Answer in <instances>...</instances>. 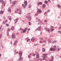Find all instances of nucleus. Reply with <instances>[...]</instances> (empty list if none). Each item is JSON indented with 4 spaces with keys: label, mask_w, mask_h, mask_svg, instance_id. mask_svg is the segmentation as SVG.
<instances>
[{
    "label": "nucleus",
    "mask_w": 61,
    "mask_h": 61,
    "mask_svg": "<svg viewBox=\"0 0 61 61\" xmlns=\"http://www.w3.org/2000/svg\"><path fill=\"white\" fill-rule=\"evenodd\" d=\"M10 31V29H8V30H7V31Z\"/></svg>",
    "instance_id": "nucleus-51"
},
{
    "label": "nucleus",
    "mask_w": 61,
    "mask_h": 61,
    "mask_svg": "<svg viewBox=\"0 0 61 61\" xmlns=\"http://www.w3.org/2000/svg\"><path fill=\"white\" fill-rule=\"evenodd\" d=\"M41 25H44V23H41L40 24Z\"/></svg>",
    "instance_id": "nucleus-53"
},
{
    "label": "nucleus",
    "mask_w": 61,
    "mask_h": 61,
    "mask_svg": "<svg viewBox=\"0 0 61 61\" xmlns=\"http://www.w3.org/2000/svg\"><path fill=\"white\" fill-rule=\"evenodd\" d=\"M43 46H45V44H44L43 45H42Z\"/></svg>",
    "instance_id": "nucleus-59"
},
{
    "label": "nucleus",
    "mask_w": 61,
    "mask_h": 61,
    "mask_svg": "<svg viewBox=\"0 0 61 61\" xmlns=\"http://www.w3.org/2000/svg\"><path fill=\"white\" fill-rule=\"evenodd\" d=\"M53 60L51 59V60H49V61H52Z\"/></svg>",
    "instance_id": "nucleus-58"
},
{
    "label": "nucleus",
    "mask_w": 61,
    "mask_h": 61,
    "mask_svg": "<svg viewBox=\"0 0 61 61\" xmlns=\"http://www.w3.org/2000/svg\"><path fill=\"white\" fill-rule=\"evenodd\" d=\"M50 10H47V12H50Z\"/></svg>",
    "instance_id": "nucleus-45"
},
{
    "label": "nucleus",
    "mask_w": 61,
    "mask_h": 61,
    "mask_svg": "<svg viewBox=\"0 0 61 61\" xmlns=\"http://www.w3.org/2000/svg\"><path fill=\"white\" fill-rule=\"evenodd\" d=\"M40 61H42V59H40Z\"/></svg>",
    "instance_id": "nucleus-62"
},
{
    "label": "nucleus",
    "mask_w": 61,
    "mask_h": 61,
    "mask_svg": "<svg viewBox=\"0 0 61 61\" xmlns=\"http://www.w3.org/2000/svg\"><path fill=\"white\" fill-rule=\"evenodd\" d=\"M6 25L7 26H9V24H6Z\"/></svg>",
    "instance_id": "nucleus-36"
},
{
    "label": "nucleus",
    "mask_w": 61,
    "mask_h": 61,
    "mask_svg": "<svg viewBox=\"0 0 61 61\" xmlns=\"http://www.w3.org/2000/svg\"><path fill=\"white\" fill-rule=\"evenodd\" d=\"M2 36V34H1L0 35V38H1Z\"/></svg>",
    "instance_id": "nucleus-37"
},
{
    "label": "nucleus",
    "mask_w": 61,
    "mask_h": 61,
    "mask_svg": "<svg viewBox=\"0 0 61 61\" xmlns=\"http://www.w3.org/2000/svg\"><path fill=\"white\" fill-rule=\"evenodd\" d=\"M56 41H55L52 42V43L53 44H54V43H56Z\"/></svg>",
    "instance_id": "nucleus-32"
},
{
    "label": "nucleus",
    "mask_w": 61,
    "mask_h": 61,
    "mask_svg": "<svg viewBox=\"0 0 61 61\" xmlns=\"http://www.w3.org/2000/svg\"><path fill=\"white\" fill-rule=\"evenodd\" d=\"M16 11H19V9H17L16 10Z\"/></svg>",
    "instance_id": "nucleus-64"
},
{
    "label": "nucleus",
    "mask_w": 61,
    "mask_h": 61,
    "mask_svg": "<svg viewBox=\"0 0 61 61\" xmlns=\"http://www.w3.org/2000/svg\"><path fill=\"white\" fill-rule=\"evenodd\" d=\"M33 56H36V54L34 53H33Z\"/></svg>",
    "instance_id": "nucleus-46"
},
{
    "label": "nucleus",
    "mask_w": 61,
    "mask_h": 61,
    "mask_svg": "<svg viewBox=\"0 0 61 61\" xmlns=\"http://www.w3.org/2000/svg\"><path fill=\"white\" fill-rule=\"evenodd\" d=\"M19 14L20 15H21V12L20 11L19 13Z\"/></svg>",
    "instance_id": "nucleus-42"
},
{
    "label": "nucleus",
    "mask_w": 61,
    "mask_h": 61,
    "mask_svg": "<svg viewBox=\"0 0 61 61\" xmlns=\"http://www.w3.org/2000/svg\"><path fill=\"white\" fill-rule=\"evenodd\" d=\"M43 60H46V59L45 58H43Z\"/></svg>",
    "instance_id": "nucleus-47"
},
{
    "label": "nucleus",
    "mask_w": 61,
    "mask_h": 61,
    "mask_svg": "<svg viewBox=\"0 0 61 61\" xmlns=\"http://www.w3.org/2000/svg\"><path fill=\"white\" fill-rule=\"evenodd\" d=\"M35 53L36 54V58H39V53L36 51L35 52Z\"/></svg>",
    "instance_id": "nucleus-1"
},
{
    "label": "nucleus",
    "mask_w": 61,
    "mask_h": 61,
    "mask_svg": "<svg viewBox=\"0 0 61 61\" xmlns=\"http://www.w3.org/2000/svg\"><path fill=\"white\" fill-rule=\"evenodd\" d=\"M28 29L27 28H25L22 31L23 32L25 33V32H26V30H27Z\"/></svg>",
    "instance_id": "nucleus-5"
},
{
    "label": "nucleus",
    "mask_w": 61,
    "mask_h": 61,
    "mask_svg": "<svg viewBox=\"0 0 61 61\" xmlns=\"http://www.w3.org/2000/svg\"><path fill=\"white\" fill-rule=\"evenodd\" d=\"M28 57L29 58H30V55H28Z\"/></svg>",
    "instance_id": "nucleus-48"
},
{
    "label": "nucleus",
    "mask_w": 61,
    "mask_h": 61,
    "mask_svg": "<svg viewBox=\"0 0 61 61\" xmlns=\"http://www.w3.org/2000/svg\"><path fill=\"white\" fill-rule=\"evenodd\" d=\"M26 18L28 19H29V21H31V17L30 15H27L26 16Z\"/></svg>",
    "instance_id": "nucleus-2"
},
{
    "label": "nucleus",
    "mask_w": 61,
    "mask_h": 61,
    "mask_svg": "<svg viewBox=\"0 0 61 61\" xmlns=\"http://www.w3.org/2000/svg\"><path fill=\"white\" fill-rule=\"evenodd\" d=\"M35 15H36V16H37V15H38V14H35Z\"/></svg>",
    "instance_id": "nucleus-49"
},
{
    "label": "nucleus",
    "mask_w": 61,
    "mask_h": 61,
    "mask_svg": "<svg viewBox=\"0 0 61 61\" xmlns=\"http://www.w3.org/2000/svg\"><path fill=\"white\" fill-rule=\"evenodd\" d=\"M15 13H17V11L16 10L15 11Z\"/></svg>",
    "instance_id": "nucleus-52"
},
{
    "label": "nucleus",
    "mask_w": 61,
    "mask_h": 61,
    "mask_svg": "<svg viewBox=\"0 0 61 61\" xmlns=\"http://www.w3.org/2000/svg\"><path fill=\"white\" fill-rule=\"evenodd\" d=\"M30 30V28H29L28 29V31H29Z\"/></svg>",
    "instance_id": "nucleus-55"
},
{
    "label": "nucleus",
    "mask_w": 61,
    "mask_h": 61,
    "mask_svg": "<svg viewBox=\"0 0 61 61\" xmlns=\"http://www.w3.org/2000/svg\"><path fill=\"white\" fill-rule=\"evenodd\" d=\"M17 41H15L14 43V45L15 46L16 45V44H17Z\"/></svg>",
    "instance_id": "nucleus-14"
},
{
    "label": "nucleus",
    "mask_w": 61,
    "mask_h": 61,
    "mask_svg": "<svg viewBox=\"0 0 61 61\" xmlns=\"http://www.w3.org/2000/svg\"><path fill=\"white\" fill-rule=\"evenodd\" d=\"M3 24H4V25H5V21H3Z\"/></svg>",
    "instance_id": "nucleus-35"
},
{
    "label": "nucleus",
    "mask_w": 61,
    "mask_h": 61,
    "mask_svg": "<svg viewBox=\"0 0 61 61\" xmlns=\"http://www.w3.org/2000/svg\"><path fill=\"white\" fill-rule=\"evenodd\" d=\"M50 50H51V51H52V50H53V48H51Z\"/></svg>",
    "instance_id": "nucleus-54"
},
{
    "label": "nucleus",
    "mask_w": 61,
    "mask_h": 61,
    "mask_svg": "<svg viewBox=\"0 0 61 61\" xmlns=\"http://www.w3.org/2000/svg\"><path fill=\"white\" fill-rule=\"evenodd\" d=\"M48 42H49V43H52V41H51L49 39L48 40Z\"/></svg>",
    "instance_id": "nucleus-19"
},
{
    "label": "nucleus",
    "mask_w": 61,
    "mask_h": 61,
    "mask_svg": "<svg viewBox=\"0 0 61 61\" xmlns=\"http://www.w3.org/2000/svg\"><path fill=\"white\" fill-rule=\"evenodd\" d=\"M56 49H55V48H53V51H56Z\"/></svg>",
    "instance_id": "nucleus-30"
},
{
    "label": "nucleus",
    "mask_w": 61,
    "mask_h": 61,
    "mask_svg": "<svg viewBox=\"0 0 61 61\" xmlns=\"http://www.w3.org/2000/svg\"><path fill=\"white\" fill-rule=\"evenodd\" d=\"M56 46H53V47L54 48H56Z\"/></svg>",
    "instance_id": "nucleus-60"
},
{
    "label": "nucleus",
    "mask_w": 61,
    "mask_h": 61,
    "mask_svg": "<svg viewBox=\"0 0 61 61\" xmlns=\"http://www.w3.org/2000/svg\"><path fill=\"white\" fill-rule=\"evenodd\" d=\"M30 40V39H27V42H29V41Z\"/></svg>",
    "instance_id": "nucleus-26"
},
{
    "label": "nucleus",
    "mask_w": 61,
    "mask_h": 61,
    "mask_svg": "<svg viewBox=\"0 0 61 61\" xmlns=\"http://www.w3.org/2000/svg\"><path fill=\"white\" fill-rule=\"evenodd\" d=\"M2 4H4V6H5V2H4V3H2Z\"/></svg>",
    "instance_id": "nucleus-43"
},
{
    "label": "nucleus",
    "mask_w": 61,
    "mask_h": 61,
    "mask_svg": "<svg viewBox=\"0 0 61 61\" xmlns=\"http://www.w3.org/2000/svg\"><path fill=\"white\" fill-rule=\"evenodd\" d=\"M42 51L43 52H45V49L44 48H42Z\"/></svg>",
    "instance_id": "nucleus-25"
},
{
    "label": "nucleus",
    "mask_w": 61,
    "mask_h": 61,
    "mask_svg": "<svg viewBox=\"0 0 61 61\" xmlns=\"http://www.w3.org/2000/svg\"><path fill=\"white\" fill-rule=\"evenodd\" d=\"M47 55V54H43V55L44 56H46Z\"/></svg>",
    "instance_id": "nucleus-24"
},
{
    "label": "nucleus",
    "mask_w": 61,
    "mask_h": 61,
    "mask_svg": "<svg viewBox=\"0 0 61 61\" xmlns=\"http://www.w3.org/2000/svg\"><path fill=\"white\" fill-rule=\"evenodd\" d=\"M23 60L22 58H20L18 60V61H21Z\"/></svg>",
    "instance_id": "nucleus-11"
},
{
    "label": "nucleus",
    "mask_w": 61,
    "mask_h": 61,
    "mask_svg": "<svg viewBox=\"0 0 61 61\" xmlns=\"http://www.w3.org/2000/svg\"><path fill=\"white\" fill-rule=\"evenodd\" d=\"M42 57H43V58H46V56H42Z\"/></svg>",
    "instance_id": "nucleus-44"
},
{
    "label": "nucleus",
    "mask_w": 61,
    "mask_h": 61,
    "mask_svg": "<svg viewBox=\"0 0 61 61\" xmlns=\"http://www.w3.org/2000/svg\"><path fill=\"white\" fill-rule=\"evenodd\" d=\"M8 18H9L10 20H11V17L10 16H9L8 17Z\"/></svg>",
    "instance_id": "nucleus-18"
},
{
    "label": "nucleus",
    "mask_w": 61,
    "mask_h": 61,
    "mask_svg": "<svg viewBox=\"0 0 61 61\" xmlns=\"http://www.w3.org/2000/svg\"><path fill=\"white\" fill-rule=\"evenodd\" d=\"M14 52L15 54H16V50H15L14 51Z\"/></svg>",
    "instance_id": "nucleus-34"
},
{
    "label": "nucleus",
    "mask_w": 61,
    "mask_h": 61,
    "mask_svg": "<svg viewBox=\"0 0 61 61\" xmlns=\"http://www.w3.org/2000/svg\"><path fill=\"white\" fill-rule=\"evenodd\" d=\"M7 36H9V33L8 32L7 33Z\"/></svg>",
    "instance_id": "nucleus-41"
},
{
    "label": "nucleus",
    "mask_w": 61,
    "mask_h": 61,
    "mask_svg": "<svg viewBox=\"0 0 61 61\" xmlns=\"http://www.w3.org/2000/svg\"><path fill=\"white\" fill-rule=\"evenodd\" d=\"M4 13V11H2V10H0V14L1 15L2 14H3Z\"/></svg>",
    "instance_id": "nucleus-10"
},
{
    "label": "nucleus",
    "mask_w": 61,
    "mask_h": 61,
    "mask_svg": "<svg viewBox=\"0 0 61 61\" xmlns=\"http://www.w3.org/2000/svg\"><path fill=\"white\" fill-rule=\"evenodd\" d=\"M29 25H31V23H30V22H29Z\"/></svg>",
    "instance_id": "nucleus-50"
},
{
    "label": "nucleus",
    "mask_w": 61,
    "mask_h": 61,
    "mask_svg": "<svg viewBox=\"0 0 61 61\" xmlns=\"http://www.w3.org/2000/svg\"><path fill=\"white\" fill-rule=\"evenodd\" d=\"M44 3H46V4H47L48 3V2H47V1L46 0H45L44 1Z\"/></svg>",
    "instance_id": "nucleus-28"
},
{
    "label": "nucleus",
    "mask_w": 61,
    "mask_h": 61,
    "mask_svg": "<svg viewBox=\"0 0 61 61\" xmlns=\"http://www.w3.org/2000/svg\"><path fill=\"white\" fill-rule=\"evenodd\" d=\"M51 31L52 32L53 31H54V27L53 26H51Z\"/></svg>",
    "instance_id": "nucleus-9"
},
{
    "label": "nucleus",
    "mask_w": 61,
    "mask_h": 61,
    "mask_svg": "<svg viewBox=\"0 0 61 61\" xmlns=\"http://www.w3.org/2000/svg\"><path fill=\"white\" fill-rule=\"evenodd\" d=\"M44 40H43L42 41H40V43H43V42H44Z\"/></svg>",
    "instance_id": "nucleus-27"
},
{
    "label": "nucleus",
    "mask_w": 61,
    "mask_h": 61,
    "mask_svg": "<svg viewBox=\"0 0 61 61\" xmlns=\"http://www.w3.org/2000/svg\"><path fill=\"white\" fill-rule=\"evenodd\" d=\"M8 11L9 12H10V11H11V8H9L8 9Z\"/></svg>",
    "instance_id": "nucleus-23"
},
{
    "label": "nucleus",
    "mask_w": 61,
    "mask_h": 61,
    "mask_svg": "<svg viewBox=\"0 0 61 61\" xmlns=\"http://www.w3.org/2000/svg\"><path fill=\"white\" fill-rule=\"evenodd\" d=\"M23 30V29H22L21 28H20L19 29V30L21 31H22Z\"/></svg>",
    "instance_id": "nucleus-33"
},
{
    "label": "nucleus",
    "mask_w": 61,
    "mask_h": 61,
    "mask_svg": "<svg viewBox=\"0 0 61 61\" xmlns=\"http://www.w3.org/2000/svg\"><path fill=\"white\" fill-rule=\"evenodd\" d=\"M37 44H35L34 46H37Z\"/></svg>",
    "instance_id": "nucleus-61"
},
{
    "label": "nucleus",
    "mask_w": 61,
    "mask_h": 61,
    "mask_svg": "<svg viewBox=\"0 0 61 61\" xmlns=\"http://www.w3.org/2000/svg\"><path fill=\"white\" fill-rule=\"evenodd\" d=\"M51 59L52 60H54V56H51Z\"/></svg>",
    "instance_id": "nucleus-31"
},
{
    "label": "nucleus",
    "mask_w": 61,
    "mask_h": 61,
    "mask_svg": "<svg viewBox=\"0 0 61 61\" xmlns=\"http://www.w3.org/2000/svg\"><path fill=\"white\" fill-rule=\"evenodd\" d=\"M38 11H37V12H39L40 13H41L42 12V11L39 9H38Z\"/></svg>",
    "instance_id": "nucleus-16"
},
{
    "label": "nucleus",
    "mask_w": 61,
    "mask_h": 61,
    "mask_svg": "<svg viewBox=\"0 0 61 61\" xmlns=\"http://www.w3.org/2000/svg\"><path fill=\"white\" fill-rule=\"evenodd\" d=\"M41 26L39 27L38 28H37V30H39V31H40L41 30Z\"/></svg>",
    "instance_id": "nucleus-6"
},
{
    "label": "nucleus",
    "mask_w": 61,
    "mask_h": 61,
    "mask_svg": "<svg viewBox=\"0 0 61 61\" xmlns=\"http://www.w3.org/2000/svg\"><path fill=\"white\" fill-rule=\"evenodd\" d=\"M38 22H39V21H41V20H40V19H39L38 20Z\"/></svg>",
    "instance_id": "nucleus-56"
},
{
    "label": "nucleus",
    "mask_w": 61,
    "mask_h": 61,
    "mask_svg": "<svg viewBox=\"0 0 61 61\" xmlns=\"http://www.w3.org/2000/svg\"><path fill=\"white\" fill-rule=\"evenodd\" d=\"M46 30L48 32V33H49L50 32V30L49 29H46Z\"/></svg>",
    "instance_id": "nucleus-15"
},
{
    "label": "nucleus",
    "mask_w": 61,
    "mask_h": 61,
    "mask_svg": "<svg viewBox=\"0 0 61 61\" xmlns=\"http://www.w3.org/2000/svg\"><path fill=\"white\" fill-rule=\"evenodd\" d=\"M39 4H40V5H42V3L41 2H39Z\"/></svg>",
    "instance_id": "nucleus-38"
},
{
    "label": "nucleus",
    "mask_w": 61,
    "mask_h": 61,
    "mask_svg": "<svg viewBox=\"0 0 61 61\" xmlns=\"http://www.w3.org/2000/svg\"><path fill=\"white\" fill-rule=\"evenodd\" d=\"M19 55L20 57H21L22 56V52L20 51L19 52Z\"/></svg>",
    "instance_id": "nucleus-4"
},
{
    "label": "nucleus",
    "mask_w": 61,
    "mask_h": 61,
    "mask_svg": "<svg viewBox=\"0 0 61 61\" xmlns=\"http://www.w3.org/2000/svg\"><path fill=\"white\" fill-rule=\"evenodd\" d=\"M18 19L17 18L15 19L14 20V21H15V23L16 24L17 22L18 21Z\"/></svg>",
    "instance_id": "nucleus-7"
},
{
    "label": "nucleus",
    "mask_w": 61,
    "mask_h": 61,
    "mask_svg": "<svg viewBox=\"0 0 61 61\" xmlns=\"http://www.w3.org/2000/svg\"><path fill=\"white\" fill-rule=\"evenodd\" d=\"M19 34V33L17 32V33H16V35H18Z\"/></svg>",
    "instance_id": "nucleus-57"
},
{
    "label": "nucleus",
    "mask_w": 61,
    "mask_h": 61,
    "mask_svg": "<svg viewBox=\"0 0 61 61\" xmlns=\"http://www.w3.org/2000/svg\"><path fill=\"white\" fill-rule=\"evenodd\" d=\"M22 6H23L24 8H25V5L23 4H22Z\"/></svg>",
    "instance_id": "nucleus-17"
},
{
    "label": "nucleus",
    "mask_w": 61,
    "mask_h": 61,
    "mask_svg": "<svg viewBox=\"0 0 61 61\" xmlns=\"http://www.w3.org/2000/svg\"><path fill=\"white\" fill-rule=\"evenodd\" d=\"M35 39H34V37H32L31 39V40H33V41H32V42H34V40H35Z\"/></svg>",
    "instance_id": "nucleus-22"
},
{
    "label": "nucleus",
    "mask_w": 61,
    "mask_h": 61,
    "mask_svg": "<svg viewBox=\"0 0 61 61\" xmlns=\"http://www.w3.org/2000/svg\"><path fill=\"white\" fill-rule=\"evenodd\" d=\"M58 51H59L60 50V48H58L57 49Z\"/></svg>",
    "instance_id": "nucleus-40"
},
{
    "label": "nucleus",
    "mask_w": 61,
    "mask_h": 61,
    "mask_svg": "<svg viewBox=\"0 0 61 61\" xmlns=\"http://www.w3.org/2000/svg\"><path fill=\"white\" fill-rule=\"evenodd\" d=\"M3 1V0H0V2H1L3 4V3H4V2Z\"/></svg>",
    "instance_id": "nucleus-21"
},
{
    "label": "nucleus",
    "mask_w": 61,
    "mask_h": 61,
    "mask_svg": "<svg viewBox=\"0 0 61 61\" xmlns=\"http://www.w3.org/2000/svg\"><path fill=\"white\" fill-rule=\"evenodd\" d=\"M16 1H14L13 2V5H15V4H16Z\"/></svg>",
    "instance_id": "nucleus-20"
},
{
    "label": "nucleus",
    "mask_w": 61,
    "mask_h": 61,
    "mask_svg": "<svg viewBox=\"0 0 61 61\" xmlns=\"http://www.w3.org/2000/svg\"><path fill=\"white\" fill-rule=\"evenodd\" d=\"M58 32L59 33H60L61 34V31H58Z\"/></svg>",
    "instance_id": "nucleus-39"
},
{
    "label": "nucleus",
    "mask_w": 61,
    "mask_h": 61,
    "mask_svg": "<svg viewBox=\"0 0 61 61\" xmlns=\"http://www.w3.org/2000/svg\"><path fill=\"white\" fill-rule=\"evenodd\" d=\"M15 29V28H14V26H13L11 28V29L12 30V31H13L14 30V29Z\"/></svg>",
    "instance_id": "nucleus-13"
},
{
    "label": "nucleus",
    "mask_w": 61,
    "mask_h": 61,
    "mask_svg": "<svg viewBox=\"0 0 61 61\" xmlns=\"http://www.w3.org/2000/svg\"><path fill=\"white\" fill-rule=\"evenodd\" d=\"M44 22H47V20H45L44 21Z\"/></svg>",
    "instance_id": "nucleus-63"
},
{
    "label": "nucleus",
    "mask_w": 61,
    "mask_h": 61,
    "mask_svg": "<svg viewBox=\"0 0 61 61\" xmlns=\"http://www.w3.org/2000/svg\"><path fill=\"white\" fill-rule=\"evenodd\" d=\"M24 4H25V5H27V1L26 0H25L24 1Z\"/></svg>",
    "instance_id": "nucleus-8"
},
{
    "label": "nucleus",
    "mask_w": 61,
    "mask_h": 61,
    "mask_svg": "<svg viewBox=\"0 0 61 61\" xmlns=\"http://www.w3.org/2000/svg\"><path fill=\"white\" fill-rule=\"evenodd\" d=\"M45 6H46V5H45V4H43V7L44 8H45Z\"/></svg>",
    "instance_id": "nucleus-29"
},
{
    "label": "nucleus",
    "mask_w": 61,
    "mask_h": 61,
    "mask_svg": "<svg viewBox=\"0 0 61 61\" xmlns=\"http://www.w3.org/2000/svg\"><path fill=\"white\" fill-rule=\"evenodd\" d=\"M11 38L13 39H15V35L14 34H12L11 36Z\"/></svg>",
    "instance_id": "nucleus-3"
},
{
    "label": "nucleus",
    "mask_w": 61,
    "mask_h": 61,
    "mask_svg": "<svg viewBox=\"0 0 61 61\" xmlns=\"http://www.w3.org/2000/svg\"><path fill=\"white\" fill-rule=\"evenodd\" d=\"M57 6H58V8H61V5H60L59 4L57 5Z\"/></svg>",
    "instance_id": "nucleus-12"
}]
</instances>
